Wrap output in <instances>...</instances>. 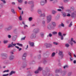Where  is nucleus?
<instances>
[{"mask_svg":"<svg viewBox=\"0 0 76 76\" xmlns=\"http://www.w3.org/2000/svg\"><path fill=\"white\" fill-rule=\"evenodd\" d=\"M1 1H2L4 3H6V1L5 0H1Z\"/></svg>","mask_w":76,"mask_h":76,"instance_id":"nucleus-46","label":"nucleus"},{"mask_svg":"<svg viewBox=\"0 0 76 76\" xmlns=\"http://www.w3.org/2000/svg\"><path fill=\"white\" fill-rule=\"evenodd\" d=\"M26 37H24L22 38L21 39V40H25L26 38Z\"/></svg>","mask_w":76,"mask_h":76,"instance_id":"nucleus-40","label":"nucleus"},{"mask_svg":"<svg viewBox=\"0 0 76 76\" xmlns=\"http://www.w3.org/2000/svg\"><path fill=\"white\" fill-rule=\"evenodd\" d=\"M40 58H41V55H39L38 56V59H39Z\"/></svg>","mask_w":76,"mask_h":76,"instance_id":"nucleus-62","label":"nucleus"},{"mask_svg":"<svg viewBox=\"0 0 76 76\" xmlns=\"http://www.w3.org/2000/svg\"><path fill=\"white\" fill-rule=\"evenodd\" d=\"M58 54L59 55L61 56L62 58H63L64 54H63V52L62 51H59Z\"/></svg>","mask_w":76,"mask_h":76,"instance_id":"nucleus-5","label":"nucleus"},{"mask_svg":"<svg viewBox=\"0 0 76 76\" xmlns=\"http://www.w3.org/2000/svg\"><path fill=\"white\" fill-rule=\"evenodd\" d=\"M47 22L48 23H49L51 20V16L50 15H48L47 17Z\"/></svg>","mask_w":76,"mask_h":76,"instance_id":"nucleus-1","label":"nucleus"},{"mask_svg":"<svg viewBox=\"0 0 76 76\" xmlns=\"http://www.w3.org/2000/svg\"><path fill=\"white\" fill-rule=\"evenodd\" d=\"M47 3V0H42L40 1V4L42 6H44Z\"/></svg>","mask_w":76,"mask_h":76,"instance_id":"nucleus-2","label":"nucleus"},{"mask_svg":"<svg viewBox=\"0 0 76 76\" xmlns=\"http://www.w3.org/2000/svg\"><path fill=\"white\" fill-rule=\"evenodd\" d=\"M61 37V40H63L64 39L63 36L62 35Z\"/></svg>","mask_w":76,"mask_h":76,"instance_id":"nucleus-57","label":"nucleus"},{"mask_svg":"<svg viewBox=\"0 0 76 76\" xmlns=\"http://www.w3.org/2000/svg\"><path fill=\"white\" fill-rule=\"evenodd\" d=\"M72 74V73L71 72H69L68 74V76H70Z\"/></svg>","mask_w":76,"mask_h":76,"instance_id":"nucleus-26","label":"nucleus"},{"mask_svg":"<svg viewBox=\"0 0 76 76\" xmlns=\"http://www.w3.org/2000/svg\"><path fill=\"white\" fill-rule=\"evenodd\" d=\"M26 64H24L23 65V66H22V67L23 68H25L26 66Z\"/></svg>","mask_w":76,"mask_h":76,"instance_id":"nucleus-30","label":"nucleus"},{"mask_svg":"<svg viewBox=\"0 0 76 76\" xmlns=\"http://www.w3.org/2000/svg\"><path fill=\"white\" fill-rule=\"evenodd\" d=\"M66 73V72H63L61 73V75L62 76H64Z\"/></svg>","mask_w":76,"mask_h":76,"instance_id":"nucleus-16","label":"nucleus"},{"mask_svg":"<svg viewBox=\"0 0 76 76\" xmlns=\"http://www.w3.org/2000/svg\"><path fill=\"white\" fill-rule=\"evenodd\" d=\"M8 37L9 38H10L11 37V35H8Z\"/></svg>","mask_w":76,"mask_h":76,"instance_id":"nucleus-56","label":"nucleus"},{"mask_svg":"<svg viewBox=\"0 0 76 76\" xmlns=\"http://www.w3.org/2000/svg\"><path fill=\"white\" fill-rule=\"evenodd\" d=\"M40 35L42 37H43V36H44V34L43 33H40Z\"/></svg>","mask_w":76,"mask_h":76,"instance_id":"nucleus-34","label":"nucleus"},{"mask_svg":"<svg viewBox=\"0 0 76 76\" xmlns=\"http://www.w3.org/2000/svg\"><path fill=\"white\" fill-rule=\"evenodd\" d=\"M26 59V57L23 56H22V59L23 60H24Z\"/></svg>","mask_w":76,"mask_h":76,"instance_id":"nucleus-37","label":"nucleus"},{"mask_svg":"<svg viewBox=\"0 0 76 76\" xmlns=\"http://www.w3.org/2000/svg\"><path fill=\"white\" fill-rule=\"evenodd\" d=\"M58 34V35L59 36H60V37H61V36H62V34H61V32H59Z\"/></svg>","mask_w":76,"mask_h":76,"instance_id":"nucleus-35","label":"nucleus"},{"mask_svg":"<svg viewBox=\"0 0 76 76\" xmlns=\"http://www.w3.org/2000/svg\"><path fill=\"white\" fill-rule=\"evenodd\" d=\"M13 42H12L11 43V45H12V46H16V44H13Z\"/></svg>","mask_w":76,"mask_h":76,"instance_id":"nucleus-29","label":"nucleus"},{"mask_svg":"<svg viewBox=\"0 0 76 76\" xmlns=\"http://www.w3.org/2000/svg\"><path fill=\"white\" fill-rule=\"evenodd\" d=\"M74 15H75V14L74 13V12H73V13H72V17L73 18L74 17Z\"/></svg>","mask_w":76,"mask_h":76,"instance_id":"nucleus-49","label":"nucleus"},{"mask_svg":"<svg viewBox=\"0 0 76 76\" xmlns=\"http://www.w3.org/2000/svg\"><path fill=\"white\" fill-rule=\"evenodd\" d=\"M48 76H54V75H53L52 74H49Z\"/></svg>","mask_w":76,"mask_h":76,"instance_id":"nucleus-54","label":"nucleus"},{"mask_svg":"<svg viewBox=\"0 0 76 76\" xmlns=\"http://www.w3.org/2000/svg\"><path fill=\"white\" fill-rule=\"evenodd\" d=\"M52 33H53V34H57V32H56V31H53V32Z\"/></svg>","mask_w":76,"mask_h":76,"instance_id":"nucleus-41","label":"nucleus"},{"mask_svg":"<svg viewBox=\"0 0 76 76\" xmlns=\"http://www.w3.org/2000/svg\"><path fill=\"white\" fill-rule=\"evenodd\" d=\"M8 42V41L7 40H4V44H6Z\"/></svg>","mask_w":76,"mask_h":76,"instance_id":"nucleus-32","label":"nucleus"},{"mask_svg":"<svg viewBox=\"0 0 76 76\" xmlns=\"http://www.w3.org/2000/svg\"><path fill=\"white\" fill-rule=\"evenodd\" d=\"M70 61H72V60H73V59L72 58V56H71L70 57Z\"/></svg>","mask_w":76,"mask_h":76,"instance_id":"nucleus-61","label":"nucleus"},{"mask_svg":"<svg viewBox=\"0 0 76 76\" xmlns=\"http://www.w3.org/2000/svg\"><path fill=\"white\" fill-rule=\"evenodd\" d=\"M49 29H54V27H52V25L50 24H49L47 27Z\"/></svg>","mask_w":76,"mask_h":76,"instance_id":"nucleus-3","label":"nucleus"},{"mask_svg":"<svg viewBox=\"0 0 76 76\" xmlns=\"http://www.w3.org/2000/svg\"><path fill=\"white\" fill-rule=\"evenodd\" d=\"M19 18L20 20H22V17L21 16V15H20Z\"/></svg>","mask_w":76,"mask_h":76,"instance_id":"nucleus-51","label":"nucleus"},{"mask_svg":"<svg viewBox=\"0 0 76 76\" xmlns=\"http://www.w3.org/2000/svg\"><path fill=\"white\" fill-rule=\"evenodd\" d=\"M12 4L13 5H15V2H12Z\"/></svg>","mask_w":76,"mask_h":76,"instance_id":"nucleus-50","label":"nucleus"},{"mask_svg":"<svg viewBox=\"0 0 76 76\" xmlns=\"http://www.w3.org/2000/svg\"><path fill=\"white\" fill-rule=\"evenodd\" d=\"M64 2H66L68 1V0H64Z\"/></svg>","mask_w":76,"mask_h":76,"instance_id":"nucleus-58","label":"nucleus"},{"mask_svg":"<svg viewBox=\"0 0 76 76\" xmlns=\"http://www.w3.org/2000/svg\"><path fill=\"white\" fill-rule=\"evenodd\" d=\"M55 55V53H53L52 54V57H54Z\"/></svg>","mask_w":76,"mask_h":76,"instance_id":"nucleus-38","label":"nucleus"},{"mask_svg":"<svg viewBox=\"0 0 76 76\" xmlns=\"http://www.w3.org/2000/svg\"><path fill=\"white\" fill-rule=\"evenodd\" d=\"M52 36V34H51V33H49V35H48L47 37H48L49 36L50 37H51Z\"/></svg>","mask_w":76,"mask_h":76,"instance_id":"nucleus-33","label":"nucleus"},{"mask_svg":"<svg viewBox=\"0 0 76 76\" xmlns=\"http://www.w3.org/2000/svg\"><path fill=\"white\" fill-rule=\"evenodd\" d=\"M40 17H45V14H41V15H40Z\"/></svg>","mask_w":76,"mask_h":76,"instance_id":"nucleus-28","label":"nucleus"},{"mask_svg":"<svg viewBox=\"0 0 76 76\" xmlns=\"http://www.w3.org/2000/svg\"><path fill=\"white\" fill-rule=\"evenodd\" d=\"M37 70H38V71H39H39H41L42 70V68L41 67H39L38 69Z\"/></svg>","mask_w":76,"mask_h":76,"instance_id":"nucleus-21","label":"nucleus"},{"mask_svg":"<svg viewBox=\"0 0 76 76\" xmlns=\"http://www.w3.org/2000/svg\"><path fill=\"white\" fill-rule=\"evenodd\" d=\"M69 43L71 44V45H73V43H72V41H70Z\"/></svg>","mask_w":76,"mask_h":76,"instance_id":"nucleus-55","label":"nucleus"},{"mask_svg":"<svg viewBox=\"0 0 76 76\" xmlns=\"http://www.w3.org/2000/svg\"><path fill=\"white\" fill-rule=\"evenodd\" d=\"M16 72L15 71H12L10 73V75H12L13 74H15V73Z\"/></svg>","mask_w":76,"mask_h":76,"instance_id":"nucleus-13","label":"nucleus"},{"mask_svg":"<svg viewBox=\"0 0 76 76\" xmlns=\"http://www.w3.org/2000/svg\"><path fill=\"white\" fill-rule=\"evenodd\" d=\"M31 47H34V44L33 42H30L29 43Z\"/></svg>","mask_w":76,"mask_h":76,"instance_id":"nucleus-14","label":"nucleus"},{"mask_svg":"<svg viewBox=\"0 0 76 76\" xmlns=\"http://www.w3.org/2000/svg\"><path fill=\"white\" fill-rule=\"evenodd\" d=\"M39 31V30H38V29H37V28H35L34 30V32L36 33H38V32Z\"/></svg>","mask_w":76,"mask_h":76,"instance_id":"nucleus-11","label":"nucleus"},{"mask_svg":"<svg viewBox=\"0 0 76 76\" xmlns=\"http://www.w3.org/2000/svg\"><path fill=\"white\" fill-rule=\"evenodd\" d=\"M45 45L46 46V48L50 47V46H51V45L50 44H48L47 43H46Z\"/></svg>","mask_w":76,"mask_h":76,"instance_id":"nucleus-12","label":"nucleus"},{"mask_svg":"<svg viewBox=\"0 0 76 76\" xmlns=\"http://www.w3.org/2000/svg\"><path fill=\"white\" fill-rule=\"evenodd\" d=\"M18 2L20 3H22L23 1V0H18Z\"/></svg>","mask_w":76,"mask_h":76,"instance_id":"nucleus-31","label":"nucleus"},{"mask_svg":"<svg viewBox=\"0 0 76 76\" xmlns=\"http://www.w3.org/2000/svg\"><path fill=\"white\" fill-rule=\"evenodd\" d=\"M65 46L66 47H69V45L68 44H66L65 45Z\"/></svg>","mask_w":76,"mask_h":76,"instance_id":"nucleus-42","label":"nucleus"},{"mask_svg":"<svg viewBox=\"0 0 76 76\" xmlns=\"http://www.w3.org/2000/svg\"><path fill=\"white\" fill-rule=\"evenodd\" d=\"M68 66L67 65H66L64 67V69H65L66 68H68Z\"/></svg>","mask_w":76,"mask_h":76,"instance_id":"nucleus-44","label":"nucleus"},{"mask_svg":"<svg viewBox=\"0 0 76 76\" xmlns=\"http://www.w3.org/2000/svg\"><path fill=\"white\" fill-rule=\"evenodd\" d=\"M11 11L12 12V13L13 14H15V10L14 9H12L11 10Z\"/></svg>","mask_w":76,"mask_h":76,"instance_id":"nucleus-17","label":"nucleus"},{"mask_svg":"<svg viewBox=\"0 0 76 76\" xmlns=\"http://www.w3.org/2000/svg\"><path fill=\"white\" fill-rule=\"evenodd\" d=\"M28 4H34V2L33 1H29L28 2Z\"/></svg>","mask_w":76,"mask_h":76,"instance_id":"nucleus-19","label":"nucleus"},{"mask_svg":"<svg viewBox=\"0 0 76 76\" xmlns=\"http://www.w3.org/2000/svg\"><path fill=\"white\" fill-rule=\"evenodd\" d=\"M62 15L64 17H65L66 16V13H65V12H63V14H62Z\"/></svg>","mask_w":76,"mask_h":76,"instance_id":"nucleus-22","label":"nucleus"},{"mask_svg":"<svg viewBox=\"0 0 76 76\" xmlns=\"http://www.w3.org/2000/svg\"><path fill=\"white\" fill-rule=\"evenodd\" d=\"M38 73H39V71H38V70H37L36 71H35L34 72V73L35 74H38Z\"/></svg>","mask_w":76,"mask_h":76,"instance_id":"nucleus-27","label":"nucleus"},{"mask_svg":"<svg viewBox=\"0 0 76 76\" xmlns=\"http://www.w3.org/2000/svg\"><path fill=\"white\" fill-rule=\"evenodd\" d=\"M57 13V12L55 10H53L52 11V14L54 15Z\"/></svg>","mask_w":76,"mask_h":76,"instance_id":"nucleus-15","label":"nucleus"},{"mask_svg":"<svg viewBox=\"0 0 76 76\" xmlns=\"http://www.w3.org/2000/svg\"><path fill=\"white\" fill-rule=\"evenodd\" d=\"M18 8L20 10H22V8L20 7H18Z\"/></svg>","mask_w":76,"mask_h":76,"instance_id":"nucleus-53","label":"nucleus"},{"mask_svg":"<svg viewBox=\"0 0 76 76\" xmlns=\"http://www.w3.org/2000/svg\"><path fill=\"white\" fill-rule=\"evenodd\" d=\"M26 27H28V26L27 25H25L24 26V28L26 29Z\"/></svg>","mask_w":76,"mask_h":76,"instance_id":"nucleus-60","label":"nucleus"},{"mask_svg":"<svg viewBox=\"0 0 76 76\" xmlns=\"http://www.w3.org/2000/svg\"><path fill=\"white\" fill-rule=\"evenodd\" d=\"M59 8L61 9L62 10H63L64 9V7L63 6L59 7Z\"/></svg>","mask_w":76,"mask_h":76,"instance_id":"nucleus-47","label":"nucleus"},{"mask_svg":"<svg viewBox=\"0 0 76 76\" xmlns=\"http://www.w3.org/2000/svg\"><path fill=\"white\" fill-rule=\"evenodd\" d=\"M50 72L49 71H47L46 72H45V71H43L42 72L43 74L44 75H45V74H48L49 73V72Z\"/></svg>","mask_w":76,"mask_h":76,"instance_id":"nucleus-9","label":"nucleus"},{"mask_svg":"<svg viewBox=\"0 0 76 76\" xmlns=\"http://www.w3.org/2000/svg\"><path fill=\"white\" fill-rule=\"evenodd\" d=\"M61 26H62V27H64V25L63 23H62L61 24V25H59V27H60Z\"/></svg>","mask_w":76,"mask_h":76,"instance_id":"nucleus-18","label":"nucleus"},{"mask_svg":"<svg viewBox=\"0 0 76 76\" xmlns=\"http://www.w3.org/2000/svg\"><path fill=\"white\" fill-rule=\"evenodd\" d=\"M32 17H29L28 18V20L29 21H32Z\"/></svg>","mask_w":76,"mask_h":76,"instance_id":"nucleus-36","label":"nucleus"},{"mask_svg":"<svg viewBox=\"0 0 76 76\" xmlns=\"http://www.w3.org/2000/svg\"><path fill=\"white\" fill-rule=\"evenodd\" d=\"M45 21H42V24H45Z\"/></svg>","mask_w":76,"mask_h":76,"instance_id":"nucleus-63","label":"nucleus"},{"mask_svg":"<svg viewBox=\"0 0 76 76\" xmlns=\"http://www.w3.org/2000/svg\"><path fill=\"white\" fill-rule=\"evenodd\" d=\"M71 42H73L75 44L76 43V42H75V41L74 40H73V38H71Z\"/></svg>","mask_w":76,"mask_h":76,"instance_id":"nucleus-24","label":"nucleus"},{"mask_svg":"<svg viewBox=\"0 0 76 76\" xmlns=\"http://www.w3.org/2000/svg\"><path fill=\"white\" fill-rule=\"evenodd\" d=\"M12 26H10L8 28H6L5 29V31H9L12 29Z\"/></svg>","mask_w":76,"mask_h":76,"instance_id":"nucleus-6","label":"nucleus"},{"mask_svg":"<svg viewBox=\"0 0 76 76\" xmlns=\"http://www.w3.org/2000/svg\"><path fill=\"white\" fill-rule=\"evenodd\" d=\"M57 11H61V9H57Z\"/></svg>","mask_w":76,"mask_h":76,"instance_id":"nucleus-59","label":"nucleus"},{"mask_svg":"<svg viewBox=\"0 0 76 76\" xmlns=\"http://www.w3.org/2000/svg\"><path fill=\"white\" fill-rule=\"evenodd\" d=\"M72 25V21H71V22H70V23L69 26V27H71Z\"/></svg>","mask_w":76,"mask_h":76,"instance_id":"nucleus-43","label":"nucleus"},{"mask_svg":"<svg viewBox=\"0 0 76 76\" xmlns=\"http://www.w3.org/2000/svg\"><path fill=\"white\" fill-rule=\"evenodd\" d=\"M62 71V69H57L55 71V72L56 73H57L58 72H61Z\"/></svg>","mask_w":76,"mask_h":76,"instance_id":"nucleus-10","label":"nucleus"},{"mask_svg":"<svg viewBox=\"0 0 76 76\" xmlns=\"http://www.w3.org/2000/svg\"><path fill=\"white\" fill-rule=\"evenodd\" d=\"M67 16L68 17H69L70 16V15L69 14H68L67 15Z\"/></svg>","mask_w":76,"mask_h":76,"instance_id":"nucleus-64","label":"nucleus"},{"mask_svg":"<svg viewBox=\"0 0 76 76\" xmlns=\"http://www.w3.org/2000/svg\"><path fill=\"white\" fill-rule=\"evenodd\" d=\"M1 55L2 56V58H3L5 59L7 57V54H6L4 53H2L1 54Z\"/></svg>","mask_w":76,"mask_h":76,"instance_id":"nucleus-7","label":"nucleus"},{"mask_svg":"<svg viewBox=\"0 0 76 76\" xmlns=\"http://www.w3.org/2000/svg\"><path fill=\"white\" fill-rule=\"evenodd\" d=\"M10 70H5L3 72H9Z\"/></svg>","mask_w":76,"mask_h":76,"instance_id":"nucleus-45","label":"nucleus"},{"mask_svg":"<svg viewBox=\"0 0 76 76\" xmlns=\"http://www.w3.org/2000/svg\"><path fill=\"white\" fill-rule=\"evenodd\" d=\"M17 44L18 45L21 47H22L23 45H22V44H20L19 43H17Z\"/></svg>","mask_w":76,"mask_h":76,"instance_id":"nucleus-25","label":"nucleus"},{"mask_svg":"<svg viewBox=\"0 0 76 76\" xmlns=\"http://www.w3.org/2000/svg\"><path fill=\"white\" fill-rule=\"evenodd\" d=\"M52 24L53 26L52 27H54V29H55V27H56V23H55V22H52Z\"/></svg>","mask_w":76,"mask_h":76,"instance_id":"nucleus-8","label":"nucleus"},{"mask_svg":"<svg viewBox=\"0 0 76 76\" xmlns=\"http://www.w3.org/2000/svg\"><path fill=\"white\" fill-rule=\"evenodd\" d=\"M41 10L40 9H39L38 10V12L39 14H41Z\"/></svg>","mask_w":76,"mask_h":76,"instance_id":"nucleus-20","label":"nucleus"},{"mask_svg":"<svg viewBox=\"0 0 76 76\" xmlns=\"http://www.w3.org/2000/svg\"><path fill=\"white\" fill-rule=\"evenodd\" d=\"M54 44L55 45H57L58 44V43L57 42H53Z\"/></svg>","mask_w":76,"mask_h":76,"instance_id":"nucleus-48","label":"nucleus"},{"mask_svg":"<svg viewBox=\"0 0 76 76\" xmlns=\"http://www.w3.org/2000/svg\"><path fill=\"white\" fill-rule=\"evenodd\" d=\"M23 56L26 57V53H24Z\"/></svg>","mask_w":76,"mask_h":76,"instance_id":"nucleus-39","label":"nucleus"},{"mask_svg":"<svg viewBox=\"0 0 76 76\" xmlns=\"http://www.w3.org/2000/svg\"><path fill=\"white\" fill-rule=\"evenodd\" d=\"M14 58V56L13 55H11L9 57V59L10 60H13Z\"/></svg>","mask_w":76,"mask_h":76,"instance_id":"nucleus-4","label":"nucleus"},{"mask_svg":"<svg viewBox=\"0 0 76 76\" xmlns=\"http://www.w3.org/2000/svg\"><path fill=\"white\" fill-rule=\"evenodd\" d=\"M9 75L8 74H5V75H3V76H7Z\"/></svg>","mask_w":76,"mask_h":76,"instance_id":"nucleus-52","label":"nucleus"},{"mask_svg":"<svg viewBox=\"0 0 76 76\" xmlns=\"http://www.w3.org/2000/svg\"><path fill=\"white\" fill-rule=\"evenodd\" d=\"M12 47H14V46H12V45L11 44H10L8 46V48H9Z\"/></svg>","mask_w":76,"mask_h":76,"instance_id":"nucleus-23","label":"nucleus"}]
</instances>
